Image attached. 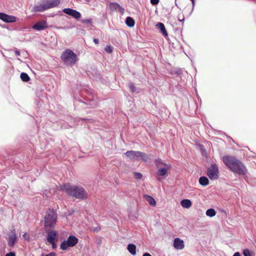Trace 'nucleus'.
<instances>
[{
    "mask_svg": "<svg viewBox=\"0 0 256 256\" xmlns=\"http://www.w3.org/2000/svg\"><path fill=\"white\" fill-rule=\"evenodd\" d=\"M57 28L61 30V29H65L66 28L64 27H62V26H59V27H58Z\"/></svg>",
    "mask_w": 256,
    "mask_h": 256,
    "instance_id": "nucleus-46",
    "label": "nucleus"
},
{
    "mask_svg": "<svg viewBox=\"0 0 256 256\" xmlns=\"http://www.w3.org/2000/svg\"><path fill=\"white\" fill-rule=\"evenodd\" d=\"M48 28V23L46 20H38L36 22L32 28L36 31H42Z\"/></svg>",
    "mask_w": 256,
    "mask_h": 256,
    "instance_id": "nucleus-9",
    "label": "nucleus"
},
{
    "mask_svg": "<svg viewBox=\"0 0 256 256\" xmlns=\"http://www.w3.org/2000/svg\"><path fill=\"white\" fill-rule=\"evenodd\" d=\"M150 4L152 6H156L160 2V0H150Z\"/></svg>",
    "mask_w": 256,
    "mask_h": 256,
    "instance_id": "nucleus-37",
    "label": "nucleus"
},
{
    "mask_svg": "<svg viewBox=\"0 0 256 256\" xmlns=\"http://www.w3.org/2000/svg\"><path fill=\"white\" fill-rule=\"evenodd\" d=\"M180 204L184 208H188L192 206V202L188 199H183L180 201Z\"/></svg>",
    "mask_w": 256,
    "mask_h": 256,
    "instance_id": "nucleus-20",
    "label": "nucleus"
},
{
    "mask_svg": "<svg viewBox=\"0 0 256 256\" xmlns=\"http://www.w3.org/2000/svg\"><path fill=\"white\" fill-rule=\"evenodd\" d=\"M110 8L112 10H118L120 12L122 13L124 9L118 4L116 2H112L110 3Z\"/></svg>",
    "mask_w": 256,
    "mask_h": 256,
    "instance_id": "nucleus-18",
    "label": "nucleus"
},
{
    "mask_svg": "<svg viewBox=\"0 0 256 256\" xmlns=\"http://www.w3.org/2000/svg\"><path fill=\"white\" fill-rule=\"evenodd\" d=\"M127 249L128 252L132 255L134 256L136 254V246L133 244H129L127 246Z\"/></svg>",
    "mask_w": 256,
    "mask_h": 256,
    "instance_id": "nucleus-19",
    "label": "nucleus"
},
{
    "mask_svg": "<svg viewBox=\"0 0 256 256\" xmlns=\"http://www.w3.org/2000/svg\"><path fill=\"white\" fill-rule=\"evenodd\" d=\"M0 19L6 22H12L16 20V18L14 16L8 15L3 12H0Z\"/></svg>",
    "mask_w": 256,
    "mask_h": 256,
    "instance_id": "nucleus-13",
    "label": "nucleus"
},
{
    "mask_svg": "<svg viewBox=\"0 0 256 256\" xmlns=\"http://www.w3.org/2000/svg\"><path fill=\"white\" fill-rule=\"evenodd\" d=\"M46 239L48 242L58 241V232L51 228H46Z\"/></svg>",
    "mask_w": 256,
    "mask_h": 256,
    "instance_id": "nucleus-7",
    "label": "nucleus"
},
{
    "mask_svg": "<svg viewBox=\"0 0 256 256\" xmlns=\"http://www.w3.org/2000/svg\"><path fill=\"white\" fill-rule=\"evenodd\" d=\"M94 44H98V42H99V40L98 38H94Z\"/></svg>",
    "mask_w": 256,
    "mask_h": 256,
    "instance_id": "nucleus-41",
    "label": "nucleus"
},
{
    "mask_svg": "<svg viewBox=\"0 0 256 256\" xmlns=\"http://www.w3.org/2000/svg\"><path fill=\"white\" fill-rule=\"evenodd\" d=\"M172 166L170 164L164 166V167L160 168L158 170L156 174L161 176H167L168 170H170Z\"/></svg>",
    "mask_w": 256,
    "mask_h": 256,
    "instance_id": "nucleus-12",
    "label": "nucleus"
},
{
    "mask_svg": "<svg viewBox=\"0 0 256 256\" xmlns=\"http://www.w3.org/2000/svg\"><path fill=\"white\" fill-rule=\"evenodd\" d=\"M140 157L139 158H140L141 160L144 161V162H148V160H150V158L148 154H146V153L142 152H140Z\"/></svg>",
    "mask_w": 256,
    "mask_h": 256,
    "instance_id": "nucleus-26",
    "label": "nucleus"
},
{
    "mask_svg": "<svg viewBox=\"0 0 256 256\" xmlns=\"http://www.w3.org/2000/svg\"><path fill=\"white\" fill-rule=\"evenodd\" d=\"M46 10L43 2L40 4L34 6L32 8V11L35 12H42Z\"/></svg>",
    "mask_w": 256,
    "mask_h": 256,
    "instance_id": "nucleus-17",
    "label": "nucleus"
},
{
    "mask_svg": "<svg viewBox=\"0 0 256 256\" xmlns=\"http://www.w3.org/2000/svg\"><path fill=\"white\" fill-rule=\"evenodd\" d=\"M6 256H16L15 253L14 252H10V253L7 254Z\"/></svg>",
    "mask_w": 256,
    "mask_h": 256,
    "instance_id": "nucleus-39",
    "label": "nucleus"
},
{
    "mask_svg": "<svg viewBox=\"0 0 256 256\" xmlns=\"http://www.w3.org/2000/svg\"><path fill=\"white\" fill-rule=\"evenodd\" d=\"M178 21H180V22H183L184 20V15H182V16L178 15Z\"/></svg>",
    "mask_w": 256,
    "mask_h": 256,
    "instance_id": "nucleus-38",
    "label": "nucleus"
},
{
    "mask_svg": "<svg viewBox=\"0 0 256 256\" xmlns=\"http://www.w3.org/2000/svg\"><path fill=\"white\" fill-rule=\"evenodd\" d=\"M192 12H191L193 11L194 10V6H195V0H193L192 1Z\"/></svg>",
    "mask_w": 256,
    "mask_h": 256,
    "instance_id": "nucleus-40",
    "label": "nucleus"
},
{
    "mask_svg": "<svg viewBox=\"0 0 256 256\" xmlns=\"http://www.w3.org/2000/svg\"><path fill=\"white\" fill-rule=\"evenodd\" d=\"M232 256H241V255L239 252H236L233 254Z\"/></svg>",
    "mask_w": 256,
    "mask_h": 256,
    "instance_id": "nucleus-42",
    "label": "nucleus"
},
{
    "mask_svg": "<svg viewBox=\"0 0 256 256\" xmlns=\"http://www.w3.org/2000/svg\"><path fill=\"white\" fill-rule=\"evenodd\" d=\"M182 69L178 68L176 70L174 74L180 76L182 74Z\"/></svg>",
    "mask_w": 256,
    "mask_h": 256,
    "instance_id": "nucleus-34",
    "label": "nucleus"
},
{
    "mask_svg": "<svg viewBox=\"0 0 256 256\" xmlns=\"http://www.w3.org/2000/svg\"><path fill=\"white\" fill-rule=\"evenodd\" d=\"M216 210L212 208H208L206 210V214L208 216L212 218L216 216Z\"/></svg>",
    "mask_w": 256,
    "mask_h": 256,
    "instance_id": "nucleus-25",
    "label": "nucleus"
},
{
    "mask_svg": "<svg viewBox=\"0 0 256 256\" xmlns=\"http://www.w3.org/2000/svg\"><path fill=\"white\" fill-rule=\"evenodd\" d=\"M78 242V238L74 235L71 234L68 236L66 240L61 242L60 248L62 250H66L69 248L75 246Z\"/></svg>",
    "mask_w": 256,
    "mask_h": 256,
    "instance_id": "nucleus-5",
    "label": "nucleus"
},
{
    "mask_svg": "<svg viewBox=\"0 0 256 256\" xmlns=\"http://www.w3.org/2000/svg\"><path fill=\"white\" fill-rule=\"evenodd\" d=\"M20 52L18 51V50H17V52H16L17 56H20Z\"/></svg>",
    "mask_w": 256,
    "mask_h": 256,
    "instance_id": "nucleus-48",
    "label": "nucleus"
},
{
    "mask_svg": "<svg viewBox=\"0 0 256 256\" xmlns=\"http://www.w3.org/2000/svg\"><path fill=\"white\" fill-rule=\"evenodd\" d=\"M61 190L66 192L68 196L80 200H85L88 198V192L82 186H71L68 184H64L60 187Z\"/></svg>",
    "mask_w": 256,
    "mask_h": 256,
    "instance_id": "nucleus-2",
    "label": "nucleus"
},
{
    "mask_svg": "<svg viewBox=\"0 0 256 256\" xmlns=\"http://www.w3.org/2000/svg\"><path fill=\"white\" fill-rule=\"evenodd\" d=\"M198 182L200 185L204 186H208L210 182L208 178L205 176H200L199 178Z\"/></svg>",
    "mask_w": 256,
    "mask_h": 256,
    "instance_id": "nucleus-21",
    "label": "nucleus"
},
{
    "mask_svg": "<svg viewBox=\"0 0 256 256\" xmlns=\"http://www.w3.org/2000/svg\"><path fill=\"white\" fill-rule=\"evenodd\" d=\"M62 12L77 20L82 17V14L79 12L71 8H64Z\"/></svg>",
    "mask_w": 256,
    "mask_h": 256,
    "instance_id": "nucleus-8",
    "label": "nucleus"
},
{
    "mask_svg": "<svg viewBox=\"0 0 256 256\" xmlns=\"http://www.w3.org/2000/svg\"><path fill=\"white\" fill-rule=\"evenodd\" d=\"M82 22L83 24H90L92 22V18L82 19Z\"/></svg>",
    "mask_w": 256,
    "mask_h": 256,
    "instance_id": "nucleus-33",
    "label": "nucleus"
},
{
    "mask_svg": "<svg viewBox=\"0 0 256 256\" xmlns=\"http://www.w3.org/2000/svg\"><path fill=\"white\" fill-rule=\"evenodd\" d=\"M222 162L228 169L236 175L244 176L248 173V170L244 164L234 156H224Z\"/></svg>",
    "mask_w": 256,
    "mask_h": 256,
    "instance_id": "nucleus-1",
    "label": "nucleus"
},
{
    "mask_svg": "<svg viewBox=\"0 0 256 256\" xmlns=\"http://www.w3.org/2000/svg\"><path fill=\"white\" fill-rule=\"evenodd\" d=\"M206 174L211 180H216L218 178L219 170L217 164L212 163L206 170Z\"/></svg>",
    "mask_w": 256,
    "mask_h": 256,
    "instance_id": "nucleus-6",
    "label": "nucleus"
},
{
    "mask_svg": "<svg viewBox=\"0 0 256 256\" xmlns=\"http://www.w3.org/2000/svg\"><path fill=\"white\" fill-rule=\"evenodd\" d=\"M82 98L85 101H84L81 98L79 99L78 100L80 102H82L87 106H89L90 107H92V106H94L95 105H96V102L95 100H94L93 96H92V98Z\"/></svg>",
    "mask_w": 256,
    "mask_h": 256,
    "instance_id": "nucleus-14",
    "label": "nucleus"
},
{
    "mask_svg": "<svg viewBox=\"0 0 256 256\" xmlns=\"http://www.w3.org/2000/svg\"><path fill=\"white\" fill-rule=\"evenodd\" d=\"M22 237L23 238L27 240V241H30V236L27 233H24L23 235H22Z\"/></svg>",
    "mask_w": 256,
    "mask_h": 256,
    "instance_id": "nucleus-36",
    "label": "nucleus"
},
{
    "mask_svg": "<svg viewBox=\"0 0 256 256\" xmlns=\"http://www.w3.org/2000/svg\"><path fill=\"white\" fill-rule=\"evenodd\" d=\"M134 176L136 180H139L142 178V173L139 172H134Z\"/></svg>",
    "mask_w": 256,
    "mask_h": 256,
    "instance_id": "nucleus-29",
    "label": "nucleus"
},
{
    "mask_svg": "<svg viewBox=\"0 0 256 256\" xmlns=\"http://www.w3.org/2000/svg\"><path fill=\"white\" fill-rule=\"evenodd\" d=\"M125 23L128 26L132 28L134 26L135 24V21L130 16H128L126 18Z\"/></svg>",
    "mask_w": 256,
    "mask_h": 256,
    "instance_id": "nucleus-22",
    "label": "nucleus"
},
{
    "mask_svg": "<svg viewBox=\"0 0 256 256\" xmlns=\"http://www.w3.org/2000/svg\"><path fill=\"white\" fill-rule=\"evenodd\" d=\"M140 152L134 150H128L124 154L131 160H138L140 157Z\"/></svg>",
    "mask_w": 256,
    "mask_h": 256,
    "instance_id": "nucleus-11",
    "label": "nucleus"
},
{
    "mask_svg": "<svg viewBox=\"0 0 256 256\" xmlns=\"http://www.w3.org/2000/svg\"><path fill=\"white\" fill-rule=\"evenodd\" d=\"M83 120H88L90 122L92 120L91 119H87V118H84Z\"/></svg>",
    "mask_w": 256,
    "mask_h": 256,
    "instance_id": "nucleus-49",
    "label": "nucleus"
},
{
    "mask_svg": "<svg viewBox=\"0 0 256 256\" xmlns=\"http://www.w3.org/2000/svg\"><path fill=\"white\" fill-rule=\"evenodd\" d=\"M57 218V214L55 210L51 209L46 210L44 216V226L45 228H54L56 224Z\"/></svg>",
    "mask_w": 256,
    "mask_h": 256,
    "instance_id": "nucleus-4",
    "label": "nucleus"
},
{
    "mask_svg": "<svg viewBox=\"0 0 256 256\" xmlns=\"http://www.w3.org/2000/svg\"><path fill=\"white\" fill-rule=\"evenodd\" d=\"M86 91L88 93V90H86Z\"/></svg>",
    "mask_w": 256,
    "mask_h": 256,
    "instance_id": "nucleus-52",
    "label": "nucleus"
},
{
    "mask_svg": "<svg viewBox=\"0 0 256 256\" xmlns=\"http://www.w3.org/2000/svg\"><path fill=\"white\" fill-rule=\"evenodd\" d=\"M20 80L24 82H28L30 80V77L26 72H22L20 75Z\"/></svg>",
    "mask_w": 256,
    "mask_h": 256,
    "instance_id": "nucleus-23",
    "label": "nucleus"
},
{
    "mask_svg": "<svg viewBox=\"0 0 256 256\" xmlns=\"http://www.w3.org/2000/svg\"><path fill=\"white\" fill-rule=\"evenodd\" d=\"M146 200L148 202L150 205L154 206L156 204V202L155 200L151 196L148 195L146 196Z\"/></svg>",
    "mask_w": 256,
    "mask_h": 256,
    "instance_id": "nucleus-24",
    "label": "nucleus"
},
{
    "mask_svg": "<svg viewBox=\"0 0 256 256\" xmlns=\"http://www.w3.org/2000/svg\"><path fill=\"white\" fill-rule=\"evenodd\" d=\"M156 26L165 38L168 36V33L166 31L165 26L163 23L158 22L156 24Z\"/></svg>",
    "mask_w": 256,
    "mask_h": 256,
    "instance_id": "nucleus-16",
    "label": "nucleus"
},
{
    "mask_svg": "<svg viewBox=\"0 0 256 256\" xmlns=\"http://www.w3.org/2000/svg\"><path fill=\"white\" fill-rule=\"evenodd\" d=\"M16 239V237H15V236L12 238V244H14V242Z\"/></svg>",
    "mask_w": 256,
    "mask_h": 256,
    "instance_id": "nucleus-47",
    "label": "nucleus"
},
{
    "mask_svg": "<svg viewBox=\"0 0 256 256\" xmlns=\"http://www.w3.org/2000/svg\"><path fill=\"white\" fill-rule=\"evenodd\" d=\"M175 4H176V6H178V5H177V4H176V0L175 1Z\"/></svg>",
    "mask_w": 256,
    "mask_h": 256,
    "instance_id": "nucleus-51",
    "label": "nucleus"
},
{
    "mask_svg": "<svg viewBox=\"0 0 256 256\" xmlns=\"http://www.w3.org/2000/svg\"><path fill=\"white\" fill-rule=\"evenodd\" d=\"M61 60L66 66L72 67L78 61L76 54L70 49L64 50L61 55Z\"/></svg>",
    "mask_w": 256,
    "mask_h": 256,
    "instance_id": "nucleus-3",
    "label": "nucleus"
},
{
    "mask_svg": "<svg viewBox=\"0 0 256 256\" xmlns=\"http://www.w3.org/2000/svg\"><path fill=\"white\" fill-rule=\"evenodd\" d=\"M242 254L244 256H252L251 252L248 248L243 250Z\"/></svg>",
    "mask_w": 256,
    "mask_h": 256,
    "instance_id": "nucleus-30",
    "label": "nucleus"
},
{
    "mask_svg": "<svg viewBox=\"0 0 256 256\" xmlns=\"http://www.w3.org/2000/svg\"><path fill=\"white\" fill-rule=\"evenodd\" d=\"M17 60H19V61H20V62H22V61H21V60H20V58H17Z\"/></svg>",
    "mask_w": 256,
    "mask_h": 256,
    "instance_id": "nucleus-50",
    "label": "nucleus"
},
{
    "mask_svg": "<svg viewBox=\"0 0 256 256\" xmlns=\"http://www.w3.org/2000/svg\"><path fill=\"white\" fill-rule=\"evenodd\" d=\"M104 50L108 54H111L113 51V48L110 45L106 46Z\"/></svg>",
    "mask_w": 256,
    "mask_h": 256,
    "instance_id": "nucleus-31",
    "label": "nucleus"
},
{
    "mask_svg": "<svg viewBox=\"0 0 256 256\" xmlns=\"http://www.w3.org/2000/svg\"><path fill=\"white\" fill-rule=\"evenodd\" d=\"M43 3L46 10L57 6L60 3V0H44Z\"/></svg>",
    "mask_w": 256,
    "mask_h": 256,
    "instance_id": "nucleus-10",
    "label": "nucleus"
},
{
    "mask_svg": "<svg viewBox=\"0 0 256 256\" xmlns=\"http://www.w3.org/2000/svg\"><path fill=\"white\" fill-rule=\"evenodd\" d=\"M40 256H56V254L54 252H52L48 254L42 252Z\"/></svg>",
    "mask_w": 256,
    "mask_h": 256,
    "instance_id": "nucleus-32",
    "label": "nucleus"
},
{
    "mask_svg": "<svg viewBox=\"0 0 256 256\" xmlns=\"http://www.w3.org/2000/svg\"><path fill=\"white\" fill-rule=\"evenodd\" d=\"M56 14H54V13H52L50 14V17H54V16H56Z\"/></svg>",
    "mask_w": 256,
    "mask_h": 256,
    "instance_id": "nucleus-45",
    "label": "nucleus"
},
{
    "mask_svg": "<svg viewBox=\"0 0 256 256\" xmlns=\"http://www.w3.org/2000/svg\"><path fill=\"white\" fill-rule=\"evenodd\" d=\"M100 230V228H98V227H96L95 228H94V232H98V230Z\"/></svg>",
    "mask_w": 256,
    "mask_h": 256,
    "instance_id": "nucleus-44",
    "label": "nucleus"
},
{
    "mask_svg": "<svg viewBox=\"0 0 256 256\" xmlns=\"http://www.w3.org/2000/svg\"><path fill=\"white\" fill-rule=\"evenodd\" d=\"M174 246L176 250H182L184 247V242L182 240L176 238L174 239Z\"/></svg>",
    "mask_w": 256,
    "mask_h": 256,
    "instance_id": "nucleus-15",
    "label": "nucleus"
},
{
    "mask_svg": "<svg viewBox=\"0 0 256 256\" xmlns=\"http://www.w3.org/2000/svg\"><path fill=\"white\" fill-rule=\"evenodd\" d=\"M142 256H152V255L148 252H144Z\"/></svg>",
    "mask_w": 256,
    "mask_h": 256,
    "instance_id": "nucleus-43",
    "label": "nucleus"
},
{
    "mask_svg": "<svg viewBox=\"0 0 256 256\" xmlns=\"http://www.w3.org/2000/svg\"><path fill=\"white\" fill-rule=\"evenodd\" d=\"M154 162L157 168H158L160 166H164L168 164L166 162H164L162 159L159 158L155 159Z\"/></svg>",
    "mask_w": 256,
    "mask_h": 256,
    "instance_id": "nucleus-27",
    "label": "nucleus"
},
{
    "mask_svg": "<svg viewBox=\"0 0 256 256\" xmlns=\"http://www.w3.org/2000/svg\"><path fill=\"white\" fill-rule=\"evenodd\" d=\"M128 86H129V88L130 89V92H136L137 88L133 83L130 82Z\"/></svg>",
    "mask_w": 256,
    "mask_h": 256,
    "instance_id": "nucleus-28",
    "label": "nucleus"
},
{
    "mask_svg": "<svg viewBox=\"0 0 256 256\" xmlns=\"http://www.w3.org/2000/svg\"><path fill=\"white\" fill-rule=\"evenodd\" d=\"M57 242L58 241H54H54L52 242H48L50 244L52 245V249L56 250L57 248V244H56Z\"/></svg>",
    "mask_w": 256,
    "mask_h": 256,
    "instance_id": "nucleus-35",
    "label": "nucleus"
}]
</instances>
